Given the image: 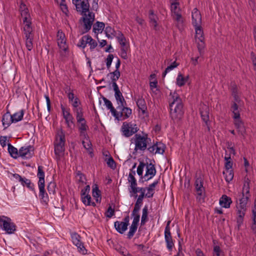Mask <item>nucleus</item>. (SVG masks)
<instances>
[{"label":"nucleus","mask_w":256,"mask_h":256,"mask_svg":"<svg viewBox=\"0 0 256 256\" xmlns=\"http://www.w3.org/2000/svg\"><path fill=\"white\" fill-rule=\"evenodd\" d=\"M64 118L68 128H71L72 126L74 125V118L72 115L66 116Z\"/></svg>","instance_id":"obj_58"},{"label":"nucleus","mask_w":256,"mask_h":256,"mask_svg":"<svg viewBox=\"0 0 256 256\" xmlns=\"http://www.w3.org/2000/svg\"><path fill=\"white\" fill-rule=\"evenodd\" d=\"M56 184L54 182H50L47 186L48 192L51 194H54L56 192Z\"/></svg>","instance_id":"obj_59"},{"label":"nucleus","mask_w":256,"mask_h":256,"mask_svg":"<svg viewBox=\"0 0 256 256\" xmlns=\"http://www.w3.org/2000/svg\"><path fill=\"white\" fill-rule=\"evenodd\" d=\"M135 144L134 150H138L141 151L145 150L147 148V144L148 140H150L148 138L147 134L140 135V134H136L133 138Z\"/></svg>","instance_id":"obj_5"},{"label":"nucleus","mask_w":256,"mask_h":256,"mask_svg":"<svg viewBox=\"0 0 256 256\" xmlns=\"http://www.w3.org/2000/svg\"><path fill=\"white\" fill-rule=\"evenodd\" d=\"M200 110L202 119L204 122L205 126L207 127L208 131L210 132V129L209 121V108L207 106L204 104L201 106Z\"/></svg>","instance_id":"obj_17"},{"label":"nucleus","mask_w":256,"mask_h":256,"mask_svg":"<svg viewBox=\"0 0 256 256\" xmlns=\"http://www.w3.org/2000/svg\"><path fill=\"white\" fill-rule=\"evenodd\" d=\"M114 97L118 104V108L122 106H126V102L125 100L122 93L120 92L118 86L114 87Z\"/></svg>","instance_id":"obj_22"},{"label":"nucleus","mask_w":256,"mask_h":256,"mask_svg":"<svg viewBox=\"0 0 256 256\" xmlns=\"http://www.w3.org/2000/svg\"><path fill=\"white\" fill-rule=\"evenodd\" d=\"M250 182L248 178L244 180L242 192V198L248 197V200L250 196Z\"/></svg>","instance_id":"obj_34"},{"label":"nucleus","mask_w":256,"mask_h":256,"mask_svg":"<svg viewBox=\"0 0 256 256\" xmlns=\"http://www.w3.org/2000/svg\"><path fill=\"white\" fill-rule=\"evenodd\" d=\"M148 208L146 206L142 209V214L141 218L140 224L142 226L144 225L148 220Z\"/></svg>","instance_id":"obj_49"},{"label":"nucleus","mask_w":256,"mask_h":256,"mask_svg":"<svg viewBox=\"0 0 256 256\" xmlns=\"http://www.w3.org/2000/svg\"><path fill=\"white\" fill-rule=\"evenodd\" d=\"M178 66V64L177 63L176 61L174 62L172 64H171L170 66H167L165 70L163 72L162 74V77H164L166 74L170 72V70H172L174 68H176Z\"/></svg>","instance_id":"obj_51"},{"label":"nucleus","mask_w":256,"mask_h":256,"mask_svg":"<svg viewBox=\"0 0 256 256\" xmlns=\"http://www.w3.org/2000/svg\"><path fill=\"white\" fill-rule=\"evenodd\" d=\"M65 134L60 130L58 134L56 142L54 144V152L56 154L59 155L64 151Z\"/></svg>","instance_id":"obj_8"},{"label":"nucleus","mask_w":256,"mask_h":256,"mask_svg":"<svg viewBox=\"0 0 256 256\" xmlns=\"http://www.w3.org/2000/svg\"><path fill=\"white\" fill-rule=\"evenodd\" d=\"M138 128L136 124L130 122H124L122 124L121 132L122 134L126 137H130L137 132Z\"/></svg>","instance_id":"obj_10"},{"label":"nucleus","mask_w":256,"mask_h":256,"mask_svg":"<svg viewBox=\"0 0 256 256\" xmlns=\"http://www.w3.org/2000/svg\"><path fill=\"white\" fill-rule=\"evenodd\" d=\"M115 37L117 38L119 44L126 42L125 36L120 31L118 32V34Z\"/></svg>","instance_id":"obj_60"},{"label":"nucleus","mask_w":256,"mask_h":256,"mask_svg":"<svg viewBox=\"0 0 256 256\" xmlns=\"http://www.w3.org/2000/svg\"><path fill=\"white\" fill-rule=\"evenodd\" d=\"M170 11L173 20L176 22V26H179L183 24L184 20L182 15V10L180 8V3H173L170 4Z\"/></svg>","instance_id":"obj_6"},{"label":"nucleus","mask_w":256,"mask_h":256,"mask_svg":"<svg viewBox=\"0 0 256 256\" xmlns=\"http://www.w3.org/2000/svg\"><path fill=\"white\" fill-rule=\"evenodd\" d=\"M44 172L43 166H39L38 168L37 176L39 178L38 186L44 185Z\"/></svg>","instance_id":"obj_37"},{"label":"nucleus","mask_w":256,"mask_h":256,"mask_svg":"<svg viewBox=\"0 0 256 256\" xmlns=\"http://www.w3.org/2000/svg\"><path fill=\"white\" fill-rule=\"evenodd\" d=\"M90 191V186L88 185L81 190V198L82 202L86 206H96L94 202H92V198L89 194Z\"/></svg>","instance_id":"obj_13"},{"label":"nucleus","mask_w":256,"mask_h":256,"mask_svg":"<svg viewBox=\"0 0 256 256\" xmlns=\"http://www.w3.org/2000/svg\"><path fill=\"white\" fill-rule=\"evenodd\" d=\"M195 28L196 31V39H200V40H204V32L202 29V28L200 24H198V26H194Z\"/></svg>","instance_id":"obj_39"},{"label":"nucleus","mask_w":256,"mask_h":256,"mask_svg":"<svg viewBox=\"0 0 256 256\" xmlns=\"http://www.w3.org/2000/svg\"><path fill=\"white\" fill-rule=\"evenodd\" d=\"M19 11L21 16L22 18V22L32 21V18L29 10L26 6L22 2H20Z\"/></svg>","instance_id":"obj_18"},{"label":"nucleus","mask_w":256,"mask_h":256,"mask_svg":"<svg viewBox=\"0 0 256 256\" xmlns=\"http://www.w3.org/2000/svg\"><path fill=\"white\" fill-rule=\"evenodd\" d=\"M24 114V110H22L18 112L14 113L12 115V119L14 120V122L16 123L22 120Z\"/></svg>","instance_id":"obj_44"},{"label":"nucleus","mask_w":256,"mask_h":256,"mask_svg":"<svg viewBox=\"0 0 256 256\" xmlns=\"http://www.w3.org/2000/svg\"><path fill=\"white\" fill-rule=\"evenodd\" d=\"M104 32L106 36L108 38H113L115 37L118 34V32H116L113 28L110 26H108L106 28Z\"/></svg>","instance_id":"obj_41"},{"label":"nucleus","mask_w":256,"mask_h":256,"mask_svg":"<svg viewBox=\"0 0 256 256\" xmlns=\"http://www.w3.org/2000/svg\"><path fill=\"white\" fill-rule=\"evenodd\" d=\"M248 202V197L242 198L239 200V203L236 206L237 208V223L240 226L243 222L244 217V216L246 210V204Z\"/></svg>","instance_id":"obj_4"},{"label":"nucleus","mask_w":256,"mask_h":256,"mask_svg":"<svg viewBox=\"0 0 256 256\" xmlns=\"http://www.w3.org/2000/svg\"><path fill=\"white\" fill-rule=\"evenodd\" d=\"M136 103L139 110H140L142 111V113L143 114H146L147 110V107L144 99L142 97H139L137 100Z\"/></svg>","instance_id":"obj_33"},{"label":"nucleus","mask_w":256,"mask_h":256,"mask_svg":"<svg viewBox=\"0 0 256 256\" xmlns=\"http://www.w3.org/2000/svg\"><path fill=\"white\" fill-rule=\"evenodd\" d=\"M203 184L204 182L201 178H196L194 186L197 194L196 199L200 202H203L205 198V189Z\"/></svg>","instance_id":"obj_9"},{"label":"nucleus","mask_w":256,"mask_h":256,"mask_svg":"<svg viewBox=\"0 0 256 256\" xmlns=\"http://www.w3.org/2000/svg\"><path fill=\"white\" fill-rule=\"evenodd\" d=\"M23 24V33L24 38H34V30L32 26V22H22Z\"/></svg>","instance_id":"obj_23"},{"label":"nucleus","mask_w":256,"mask_h":256,"mask_svg":"<svg viewBox=\"0 0 256 256\" xmlns=\"http://www.w3.org/2000/svg\"><path fill=\"white\" fill-rule=\"evenodd\" d=\"M159 180L154 181L153 183L150 184L148 188H146V190H147L148 192L146 194V197L148 198H150L153 196L154 194V188L158 184Z\"/></svg>","instance_id":"obj_36"},{"label":"nucleus","mask_w":256,"mask_h":256,"mask_svg":"<svg viewBox=\"0 0 256 256\" xmlns=\"http://www.w3.org/2000/svg\"><path fill=\"white\" fill-rule=\"evenodd\" d=\"M188 79V76L184 78L182 74H179L176 78V84L179 86H182L184 85Z\"/></svg>","instance_id":"obj_47"},{"label":"nucleus","mask_w":256,"mask_h":256,"mask_svg":"<svg viewBox=\"0 0 256 256\" xmlns=\"http://www.w3.org/2000/svg\"><path fill=\"white\" fill-rule=\"evenodd\" d=\"M192 24L193 26L201 24L202 16L200 12L196 8H194L192 13Z\"/></svg>","instance_id":"obj_25"},{"label":"nucleus","mask_w":256,"mask_h":256,"mask_svg":"<svg viewBox=\"0 0 256 256\" xmlns=\"http://www.w3.org/2000/svg\"><path fill=\"white\" fill-rule=\"evenodd\" d=\"M149 20L150 25L152 27L154 28V30H157L158 28V22L157 21L158 20V16L154 14V11L152 10H149Z\"/></svg>","instance_id":"obj_27"},{"label":"nucleus","mask_w":256,"mask_h":256,"mask_svg":"<svg viewBox=\"0 0 256 256\" xmlns=\"http://www.w3.org/2000/svg\"><path fill=\"white\" fill-rule=\"evenodd\" d=\"M138 226V224L132 222L130 228V230L127 234L128 238V239H131L132 237L134 236L135 232L137 230Z\"/></svg>","instance_id":"obj_48"},{"label":"nucleus","mask_w":256,"mask_h":256,"mask_svg":"<svg viewBox=\"0 0 256 256\" xmlns=\"http://www.w3.org/2000/svg\"><path fill=\"white\" fill-rule=\"evenodd\" d=\"M88 35L83 36L79 40L77 46L84 49L87 44Z\"/></svg>","instance_id":"obj_52"},{"label":"nucleus","mask_w":256,"mask_h":256,"mask_svg":"<svg viewBox=\"0 0 256 256\" xmlns=\"http://www.w3.org/2000/svg\"><path fill=\"white\" fill-rule=\"evenodd\" d=\"M212 256H224V254L218 246H214L213 249Z\"/></svg>","instance_id":"obj_54"},{"label":"nucleus","mask_w":256,"mask_h":256,"mask_svg":"<svg viewBox=\"0 0 256 256\" xmlns=\"http://www.w3.org/2000/svg\"><path fill=\"white\" fill-rule=\"evenodd\" d=\"M102 99L104 102V105L108 110H110L112 114L115 118H118V112L113 106L112 102L105 97H103Z\"/></svg>","instance_id":"obj_28"},{"label":"nucleus","mask_w":256,"mask_h":256,"mask_svg":"<svg viewBox=\"0 0 256 256\" xmlns=\"http://www.w3.org/2000/svg\"><path fill=\"white\" fill-rule=\"evenodd\" d=\"M234 126L236 128L238 134L244 136L246 134V129L244 122L240 120V118H234Z\"/></svg>","instance_id":"obj_24"},{"label":"nucleus","mask_w":256,"mask_h":256,"mask_svg":"<svg viewBox=\"0 0 256 256\" xmlns=\"http://www.w3.org/2000/svg\"><path fill=\"white\" fill-rule=\"evenodd\" d=\"M116 108L120 110V112H118V118H116L118 120H122L128 118L132 113V110L129 108L124 106H120V108L118 107Z\"/></svg>","instance_id":"obj_20"},{"label":"nucleus","mask_w":256,"mask_h":256,"mask_svg":"<svg viewBox=\"0 0 256 256\" xmlns=\"http://www.w3.org/2000/svg\"><path fill=\"white\" fill-rule=\"evenodd\" d=\"M104 28V24L102 22H97L93 26V32L94 33L102 32Z\"/></svg>","instance_id":"obj_43"},{"label":"nucleus","mask_w":256,"mask_h":256,"mask_svg":"<svg viewBox=\"0 0 256 256\" xmlns=\"http://www.w3.org/2000/svg\"><path fill=\"white\" fill-rule=\"evenodd\" d=\"M38 186L40 190L39 197L41 202L45 204H48L49 201V198L48 194L44 189L45 184Z\"/></svg>","instance_id":"obj_26"},{"label":"nucleus","mask_w":256,"mask_h":256,"mask_svg":"<svg viewBox=\"0 0 256 256\" xmlns=\"http://www.w3.org/2000/svg\"><path fill=\"white\" fill-rule=\"evenodd\" d=\"M146 164V172L144 178H146V181H148L156 175V170L154 164L152 163L148 164L147 162Z\"/></svg>","instance_id":"obj_21"},{"label":"nucleus","mask_w":256,"mask_h":256,"mask_svg":"<svg viewBox=\"0 0 256 256\" xmlns=\"http://www.w3.org/2000/svg\"><path fill=\"white\" fill-rule=\"evenodd\" d=\"M72 242L78 248L79 252L82 254H87V250L84 246V243L82 242V237L76 232L71 234Z\"/></svg>","instance_id":"obj_12"},{"label":"nucleus","mask_w":256,"mask_h":256,"mask_svg":"<svg viewBox=\"0 0 256 256\" xmlns=\"http://www.w3.org/2000/svg\"><path fill=\"white\" fill-rule=\"evenodd\" d=\"M114 226L118 232L122 234L128 228V224L122 222L116 221L114 223Z\"/></svg>","instance_id":"obj_32"},{"label":"nucleus","mask_w":256,"mask_h":256,"mask_svg":"<svg viewBox=\"0 0 256 256\" xmlns=\"http://www.w3.org/2000/svg\"><path fill=\"white\" fill-rule=\"evenodd\" d=\"M220 204L223 208H228L230 207L232 203L231 198L226 195H222L220 199Z\"/></svg>","instance_id":"obj_30"},{"label":"nucleus","mask_w":256,"mask_h":256,"mask_svg":"<svg viewBox=\"0 0 256 256\" xmlns=\"http://www.w3.org/2000/svg\"><path fill=\"white\" fill-rule=\"evenodd\" d=\"M0 228L8 234H12L16 230V226L11 219L4 216H0Z\"/></svg>","instance_id":"obj_7"},{"label":"nucleus","mask_w":256,"mask_h":256,"mask_svg":"<svg viewBox=\"0 0 256 256\" xmlns=\"http://www.w3.org/2000/svg\"><path fill=\"white\" fill-rule=\"evenodd\" d=\"M58 2L60 4V8L62 12L66 14H67L68 12V7L66 4H65L64 0H58Z\"/></svg>","instance_id":"obj_61"},{"label":"nucleus","mask_w":256,"mask_h":256,"mask_svg":"<svg viewBox=\"0 0 256 256\" xmlns=\"http://www.w3.org/2000/svg\"><path fill=\"white\" fill-rule=\"evenodd\" d=\"M222 174L227 182L229 183L233 180L234 176L233 170H224Z\"/></svg>","instance_id":"obj_42"},{"label":"nucleus","mask_w":256,"mask_h":256,"mask_svg":"<svg viewBox=\"0 0 256 256\" xmlns=\"http://www.w3.org/2000/svg\"><path fill=\"white\" fill-rule=\"evenodd\" d=\"M146 188H139L138 189V192H140V194L138 196V198H137L136 201H138V202H142L143 198L144 196H146L145 194V192H146Z\"/></svg>","instance_id":"obj_57"},{"label":"nucleus","mask_w":256,"mask_h":256,"mask_svg":"<svg viewBox=\"0 0 256 256\" xmlns=\"http://www.w3.org/2000/svg\"><path fill=\"white\" fill-rule=\"evenodd\" d=\"M170 222L168 221L167 222L166 226L164 230V239L166 244V248L168 249L171 251L174 246L172 238L170 232Z\"/></svg>","instance_id":"obj_15"},{"label":"nucleus","mask_w":256,"mask_h":256,"mask_svg":"<svg viewBox=\"0 0 256 256\" xmlns=\"http://www.w3.org/2000/svg\"><path fill=\"white\" fill-rule=\"evenodd\" d=\"M135 174V171L132 170L128 174V182L130 183L128 190L130 194V196H134V198H136L138 196L137 193L139 188L137 187L136 180L134 176Z\"/></svg>","instance_id":"obj_11"},{"label":"nucleus","mask_w":256,"mask_h":256,"mask_svg":"<svg viewBox=\"0 0 256 256\" xmlns=\"http://www.w3.org/2000/svg\"><path fill=\"white\" fill-rule=\"evenodd\" d=\"M101 192L96 186L92 188V196L96 199V202L100 203L101 201Z\"/></svg>","instance_id":"obj_46"},{"label":"nucleus","mask_w":256,"mask_h":256,"mask_svg":"<svg viewBox=\"0 0 256 256\" xmlns=\"http://www.w3.org/2000/svg\"><path fill=\"white\" fill-rule=\"evenodd\" d=\"M76 120L78 124V128L80 136L82 137L83 138L86 139L88 140V139L87 138L88 136L86 131L88 129V126L86 124V120L84 118Z\"/></svg>","instance_id":"obj_16"},{"label":"nucleus","mask_w":256,"mask_h":256,"mask_svg":"<svg viewBox=\"0 0 256 256\" xmlns=\"http://www.w3.org/2000/svg\"><path fill=\"white\" fill-rule=\"evenodd\" d=\"M21 184L22 186H26L30 190H32L34 192H36L34 189V184L31 182V180L29 179H27L26 178H24V179L21 182Z\"/></svg>","instance_id":"obj_45"},{"label":"nucleus","mask_w":256,"mask_h":256,"mask_svg":"<svg viewBox=\"0 0 256 256\" xmlns=\"http://www.w3.org/2000/svg\"><path fill=\"white\" fill-rule=\"evenodd\" d=\"M60 108L62 112L64 118L72 115L70 112V109H66L62 104L60 105Z\"/></svg>","instance_id":"obj_63"},{"label":"nucleus","mask_w":256,"mask_h":256,"mask_svg":"<svg viewBox=\"0 0 256 256\" xmlns=\"http://www.w3.org/2000/svg\"><path fill=\"white\" fill-rule=\"evenodd\" d=\"M26 41V46L27 49L30 51L33 48V40L34 38H24Z\"/></svg>","instance_id":"obj_56"},{"label":"nucleus","mask_w":256,"mask_h":256,"mask_svg":"<svg viewBox=\"0 0 256 256\" xmlns=\"http://www.w3.org/2000/svg\"><path fill=\"white\" fill-rule=\"evenodd\" d=\"M196 42L197 44V48L200 53V55L202 56L204 53V49L206 46L204 40L196 39Z\"/></svg>","instance_id":"obj_40"},{"label":"nucleus","mask_w":256,"mask_h":256,"mask_svg":"<svg viewBox=\"0 0 256 256\" xmlns=\"http://www.w3.org/2000/svg\"><path fill=\"white\" fill-rule=\"evenodd\" d=\"M87 44H88L90 46V50L91 51L94 50L98 46L97 42L89 35H88Z\"/></svg>","instance_id":"obj_50"},{"label":"nucleus","mask_w":256,"mask_h":256,"mask_svg":"<svg viewBox=\"0 0 256 256\" xmlns=\"http://www.w3.org/2000/svg\"><path fill=\"white\" fill-rule=\"evenodd\" d=\"M165 148L166 146L164 144L160 142H156L152 146H148L147 150L152 154H162L164 152Z\"/></svg>","instance_id":"obj_14"},{"label":"nucleus","mask_w":256,"mask_h":256,"mask_svg":"<svg viewBox=\"0 0 256 256\" xmlns=\"http://www.w3.org/2000/svg\"><path fill=\"white\" fill-rule=\"evenodd\" d=\"M8 152L12 157L16 158L20 156L19 151L16 148L12 146L10 144H8Z\"/></svg>","instance_id":"obj_38"},{"label":"nucleus","mask_w":256,"mask_h":256,"mask_svg":"<svg viewBox=\"0 0 256 256\" xmlns=\"http://www.w3.org/2000/svg\"><path fill=\"white\" fill-rule=\"evenodd\" d=\"M146 164L144 163L143 162H140L139 165L138 166L137 168V174H138L140 176L141 178H144L142 174H143V171L144 169L146 166Z\"/></svg>","instance_id":"obj_55"},{"label":"nucleus","mask_w":256,"mask_h":256,"mask_svg":"<svg viewBox=\"0 0 256 256\" xmlns=\"http://www.w3.org/2000/svg\"><path fill=\"white\" fill-rule=\"evenodd\" d=\"M110 76L112 87L118 86L116 82L118 80L120 76V70H115L113 72H110L108 76Z\"/></svg>","instance_id":"obj_35"},{"label":"nucleus","mask_w":256,"mask_h":256,"mask_svg":"<svg viewBox=\"0 0 256 256\" xmlns=\"http://www.w3.org/2000/svg\"><path fill=\"white\" fill-rule=\"evenodd\" d=\"M236 104V102H232L230 106V111L232 112V118H240V110L238 107V104Z\"/></svg>","instance_id":"obj_31"},{"label":"nucleus","mask_w":256,"mask_h":256,"mask_svg":"<svg viewBox=\"0 0 256 256\" xmlns=\"http://www.w3.org/2000/svg\"><path fill=\"white\" fill-rule=\"evenodd\" d=\"M107 164L112 169L114 170L116 168V163L112 157H110L107 160Z\"/></svg>","instance_id":"obj_62"},{"label":"nucleus","mask_w":256,"mask_h":256,"mask_svg":"<svg viewBox=\"0 0 256 256\" xmlns=\"http://www.w3.org/2000/svg\"><path fill=\"white\" fill-rule=\"evenodd\" d=\"M73 110L74 112L76 114V120L84 118L83 110L82 108L80 107L79 106L76 108H74Z\"/></svg>","instance_id":"obj_53"},{"label":"nucleus","mask_w":256,"mask_h":256,"mask_svg":"<svg viewBox=\"0 0 256 256\" xmlns=\"http://www.w3.org/2000/svg\"><path fill=\"white\" fill-rule=\"evenodd\" d=\"M34 148L32 146H22L19 150L20 156L23 158L28 159L32 158L34 154Z\"/></svg>","instance_id":"obj_19"},{"label":"nucleus","mask_w":256,"mask_h":256,"mask_svg":"<svg viewBox=\"0 0 256 256\" xmlns=\"http://www.w3.org/2000/svg\"><path fill=\"white\" fill-rule=\"evenodd\" d=\"M2 121L5 128H7L11 124L14 123V120L12 119V114L10 112H7L3 115Z\"/></svg>","instance_id":"obj_29"},{"label":"nucleus","mask_w":256,"mask_h":256,"mask_svg":"<svg viewBox=\"0 0 256 256\" xmlns=\"http://www.w3.org/2000/svg\"><path fill=\"white\" fill-rule=\"evenodd\" d=\"M113 58H114V56L112 54H110L107 56V58L106 60V66L108 69H109L110 68Z\"/></svg>","instance_id":"obj_64"},{"label":"nucleus","mask_w":256,"mask_h":256,"mask_svg":"<svg viewBox=\"0 0 256 256\" xmlns=\"http://www.w3.org/2000/svg\"><path fill=\"white\" fill-rule=\"evenodd\" d=\"M58 45L60 49V59L62 60L68 56V45L66 44V40L65 34L61 30L58 31L56 34Z\"/></svg>","instance_id":"obj_3"},{"label":"nucleus","mask_w":256,"mask_h":256,"mask_svg":"<svg viewBox=\"0 0 256 256\" xmlns=\"http://www.w3.org/2000/svg\"><path fill=\"white\" fill-rule=\"evenodd\" d=\"M92 0H72V4L76 7V10L82 16L84 32H88L92 28L94 20V14L91 10Z\"/></svg>","instance_id":"obj_1"},{"label":"nucleus","mask_w":256,"mask_h":256,"mask_svg":"<svg viewBox=\"0 0 256 256\" xmlns=\"http://www.w3.org/2000/svg\"><path fill=\"white\" fill-rule=\"evenodd\" d=\"M170 115L174 120H180L183 114V104L179 94L176 92H171L168 98Z\"/></svg>","instance_id":"obj_2"}]
</instances>
